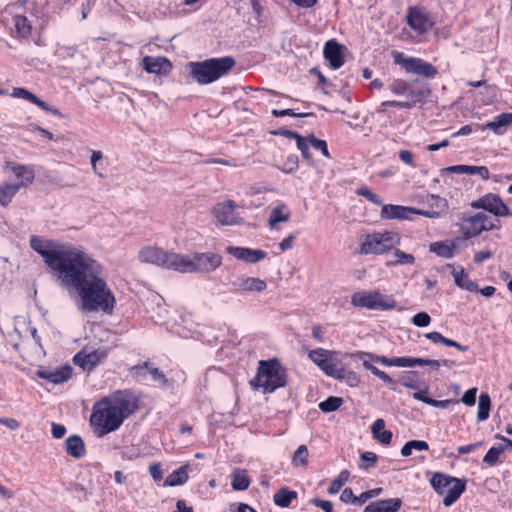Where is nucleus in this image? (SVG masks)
<instances>
[{
  "label": "nucleus",
  "mask_w": 512,
  "mask_h": 512,
  "mask_svg": "<svg viewBox=\"0 0 512 512\" xmlns=\"http://www.w3.org/2000/svg\"><path fill=\"white\" fill-rule=\"evenodd\" d=\"M100 274V264L82 251L59 280L78 292L84 310L111 313L115 298Z\"/></svg>",
  "instance_id": "obj_1"
},
{
  "label": "nucleus",
  "mask_w": 512,
  "mask_h": 512,
  "mask_svg": "<svg viewBox=\"0 0 512 512\" xmlns=\"http://www.w3.org/2000/svg\"><path fill=\"white\" fill-rule=\"evenodd\" d=\"M30 246L44 258L45 263L57 274L58 279L83 251L70 244H58L38 236L30 238Z\"/></svg>",
  "instance_id": "obj_2"
},
{
  "label": "nucleus",
  "mask_w": 512,
  "mask_h": 512,
  "mask_svg": "<svg viewBox=\"0 0 512 512\" xmlns=\"http://www.w3.org/2000/svg\"><path fill=\"white\" fill-rule=\"evenodd\" d=\"M235 63L234 58L226 56L210 58L200 62H189L187 68L193 80L198 84L206 85L228 74L235 66Z\"/></svg>",
  "instance_id": "obj_3"
},
{
  "label": "nucleus",
  "mask_w": 512,
  "mask_h": 512,
  "mask_svg": "<svg viewBox=\"0 0 512 512\" xmlns=\"http://www.w3.org/2000/svg\"><path fill=\"white\" fill-rule=\"evenodd\" d=\"M254 388H263L265 393H271L287 384L286 369L277 359L261 360L256 376L250 381Z\"/></svg>",
  "instance_id": "obj_4"
},
{
  "label": "nucleus",
  "mask_w": 512,
  "mask_h": 512,
  "mask_svg": "<svg viewBox=\"0 0 512 512\" xmlns=\"http://www.w3.org/2000/svg\"><path fill=\"white\" fill-rule=\"evenodd\" d=\"M433 204L430 210L416 209L408 206L383 204L381 209V218L383 219H399L409 220L412 215H422L427 218L436 219L441 213L447 210V201L439 196H431Z\"/></svg>",
  "instance_id": "obj_5"
},
{
  "label": "nucleus",
  "mask_w": 512,
  "mask_h": 512,
  "mask_svg": "<svg viewBox=\"0 0 512 512\" xmlns=\"http://www.w3.org/2000/svg\"><path fill=\"white\" fill-rule=\"evenodd\" d=\"M430 484L439 495H445L443 504L450 507L462 495L466 489V481L450 475L435 472L430 479Z\"/></svg>",
  "instance_id": "obj_6"
},
{
  "label": "nucleus",
  "mask_w": 512,
  "mask_h": 512,
  "mask_svg": "<svg viewBox=\"0 0 512 512\" xmlns=\"http://www.w3.org/2000/svg\"><path fill=\"white\" fill-rule=\"evenodd\" d=\"M222 265V257L217 253H195L193 258L180 254L179 273H210Z\"/></svg>",
  "instance_id": "obj_7"
},
{
  "label": "nucleus",
  "mask_w": 512,
  "mask_h": 512,
  "mask_svg": "<svg viewBox=\"0 0 512 512\" xmlns=\"http://www.w3.org/2000/svg\"><path fill=\"white\" fill-rule=\"evenodd\" d=\"M125 419L111 405L103 403V399L94 406L90 418L99 436H104L120 427Z\"/></svg>",
  "instance_id": "obj_8"
},
{
  "label": "nucleus",
  "mask_w": 512,
  "mask_h": 512,
  "mask_svg": "<svg viewBox=\"0 0 512 512\" xmlns=\"http://www.w3.org/2000/svg\"><path fill=\"white\" fill-rule=\"evenodd\" d=\"M400 243V236L393 231L373 232L365 235L359 249L363 255L384 254Z\"/></svg>",
  "instance_id": "obj_9"
},
{
  "label": "nucleus",
  "mask_w": 512,
  "mask_h": 512,
  "mask_svg": "<svg viewBox=\"0 0 512 512\" xmlns=\"http://www.w3.org/2000/svg\"><path fill=\"white\" fill-rule=\"evenodd\" d=\"M179 256L180 253L164 250L157 246H145L140 249L138 259L142 263L178 272Z\"/></svg>",
  "instance_id": "obj_10"
},
{
  "label": "nucleus",
  "mask_w": 512,
  "mask_h": 512,
  "mask_svg": "<svg viewBox=\"0 0 512 512\" xmlns=\"http://www.w3.org/2000/svg\"><path fill=\"white\" fill-rule=\"evenodd\" d=\"M309 358L317 365L327 376L334 379L343 378L344 369H346L338 358V352L318 348L309 352Z\"/></svg>",
  "instance_id": "obj_11"
},
{
  "label": "nucleus",
  "mask_w": 512,
  "mask_h": 512,
  "mask_svg": "<svg viewBox=\"0 0 512 512\" xmlns=\"http://www.w3.org/2000/svg\"><path fill=\"white\" fill-rule=\"evenodd\" d=\"M500 221L497 219L492 220L484 212H478L474 215L463 217L461 231L465 239L478 236L483 231L498 229Z\"/></svg>",
  "instance_id": "obj_12"
},
{
  "label": "nucleus",
  "mask_w": 512,
  "mask_h": 512,
  "mask_svg": "<svg viewBox=\"0 0 512 512\" xmlns=\"http://www.w3.org/2000/svg\"><path fill=\"white\" fill-rule=\"evenodd\" d=\"M393 60L400 65L406 73L416 74L425 78H434L437 69L421 58L406 57L403 53L394 51Z\"/></svg>",
  "instance_id": "obj_13"
},
{
  "label": "nucleus",
  "mask_w": 512,
  "mask_h": 512,
  "mask_svg": "<svg viewBox=\"0 0 512 512\" xmlns=\"http://www.w3.org/2000/svg\"><path fill=\"white\" fill-rule=\"evenodd\" d=\"M103 403L111 405L124 419L138 409L137 399L128 391H117L105 397Z\"/></svg>",
  "instance_id": "obj_14"
},
{
  "label": "nucleus",
  "mask_w": 512,
  "mask_h": 512,
  "mask_svg": "<svg viewBox=\"0 0 512 512\" xmlns=\"http://www.w3.org/2000/svg\"><path fill=\"white\" fill-rule=\"evenodd\" d=\"M352 304L355 307H364L371 310H391L395 307V302H387L383 299L378 291H370L367 293H355L352 296Z\"/></svg>",
  "instance_id": "obj_15"
},
{
  "label": "nucleus",
  "mask_w": 512,
  "mask_h": 512,
  "mask_svg": "<svg viewBox=\"0 0 512 512\" xmlns=\"http://www.w3.org/2000/svg\"><path fill=\"white\" fill-rule=\"evenodd\" d=\"M131 374L139 383H147L148 380H151L161 386H165L168 382L165 374L158 368L153 367L148 361L133 366Z\"/></svg>",
  "instance_id": "obj_16"
},
{
  "label": "nucleus",
  "mask_w": 512,
  "mask_h": 512,
  "mask_svg": "<svg viewBox=\"0 0 512 512\" xmlns=\"http://www.w3.org/2000/svg\"><path fill=\"white\" fill-rule=\"evenodd\" d=\"M471 206L477 209H484L497 217L510 215L508 206L497 194L493 193H488L478 200L473 201Z\"/></svg>",
  "instance_id": "obj_17"
},
{
  "label": "nucleus",
  "mask_w": 512,
  "mask_h": 512,
  "mask_svg": "<svg viewBox=\"0 0 512 512\" xmlns=\"http://www.w3.org/2000/svg\"><path fill=\"white\" fill-rule=\"evenodd\" d=\"M236 203L232 200L218 203L212 213L219 225H235L241 222V218L235 212Z\"/></svg>",
  "instance_id": "obj_18"
},
{
  "label": "nucleus",
  "mask_w": 512,
  "mask_h": 512,
  "mask_svg": "<svg viewBox=\"0 0 512 512\" xmlns=\"http://www.w3.org/2000/svg\"><path fill=\"white\" fill-rule=\"evenodd\" d=\"M407 23L418 34L426 33L433 26L430 16L417 7L409 8Z\"/></svg>",
  "instance_id": "obj_19"
},
{
  "label": "nucleus",
  "mask_w": 512,
  "mask_h": 512,
  "mask_svg": "<svg viewBox=\"0 0 512 512\" xmlns=\"http://www.w3.org/2000/svg\"><path fill=\"white\" fill-rule=\"evenodd\" d=\"M231 284L234 291L240 294L262 292L267 288V284L264 280L258 277H250L245 275L237 277L231 282Z\"/></svg>",
  "instance_id": "obj_20"
},
{
  "label": "nucleus",
  "mask_w": 512,
  "mask_h": 512,
  "mask_svg": "<svg viewBox=\"0 0 512 512\" xmlns=\"http://www.w3.org/2000/svg\"><path fill=\"white\" fill-rule=\"evenodd\" d=\"M226 252L237 260L254 264L263 260L267 253L261 249H250L246 247L228 246Z\"/></svg>",
  "instance_id": "obj_21"
},
{
  "label": "nucleus",
  "mask_w": 512,
  "mask_h": 512,
  "mask_svg": "<svg viewBox=\"0 0 512 512\" xmlns=\"http://www.w3.org/2000/svg\"><path fill=\"white\" fill-rule=\"evenodd\" d=\"M343 49L344 46L334 39L325 43L323 54L330 67L334 70L339 69L344 64Z\"/></svg>",
  "instance_id": "obj_22"
},
{
  "label": "nucleus",
  "mask_w": 512,
  "mask_h": 512,
  "mask_svg": "<svg viewBox=\"0 0 512 512\" xmlns=\"http://www.w3.org/2000/svg\"><path fill=\"white\" fill-rule=\"evenodd\" d=\"M11 96H13L15 98L25 99V100L33 103L34 105L38 106L42 110L47 111L55 116H59V117L62 116L61 112L57 108L49 106L45 101L41 100L38 96L31 93L30 91H28L25 88H22V87L14 88L12 90Z\"/></svg>",
  "instance_id": "obj_23"
},
{
  "label": "nucleus",
  "mask_w": 512,
  "mask_h": 512,
  "mask_svg": "<svg viewBox=\"0 0 512 512\" xmlns=\"http://www.w3.org/2000/svg\"><path fill=\"white\" fill-rule=\"evenodd\" d=\"M105 357V353L99 350H94L89 353L81 351L77 353L74 358V364L80 366L83 370H92L100 361Z\"/></svg>",
  "instance_id": "obj_24"
},
{
  "label": "nucleus",
  "mask_w": 512,
  "mask_h": 512,
  "mask_svg": "<svg viewBox=\"0 0 512 512\" xmlns=\"http://www.w3.org/2000/svg\"><path fill=\"white\" fill-rule=\"evenodd\" d=\"M36 375L53 384H60L71 378L72 368L70 366H64L54 370L40 369L37 371Z\"/></svg>",
  "instance_id": "obj_25"
},
{
  "label": "nucleus",
  "mask_w": 512,
  "mask_h": 512,
  "mask_svg": "<svg viewBox=\"0 0 512 512\" xmlns=\"http://www.w3.org/2000/svg\"><path fill=\"white\" fill-rule=\"evenodd\" d=\"M400 498H390L371 502L364 508V512H398L401 508Z\"/></svg>",
  "instance_id": "obj_26"
},
{
  "label": "nucleus",
  "mask_w": 512,
  "mask_h": 512,
  "mask_svg": "<svg viewBox=\"0 0 512 512\" xmlns=\"http://www.w3.org/2000/svg\"><path fill=\"white\" fill-rule=\"evenodd\" d=\"M143 66L149 73L160 74L168 72L171 68V63L163 57L153 58L145 56L143 58Z\"/></svg>",
  "instance_id": "obj_27"
},
{
  "label": "nucleus",
  "mask_w": 512,
  "mask_h": 512,
  "mask_svg": "<svg viewBox=\"0 0 512 512\" xmlns=\"http://www.w3.org/2000/svg\"><path fill=\"white\" fill-rule=\"evenodd\" d=\"M64 448L66 453L75 459H81L86 452L84 441L78 435L66 438Z\"/></svg>",
  "instance_id": "obj_28"
},
{
  "label": "nucleus",
  "mask_w": 512,
  "mask_h": 512,
  "mask_svg": "<svg viewBox=\"0 0 512 512\" xmlns=\"http://www.w3.org/2000/svg\"><path fill=\"white\" fill-rule=\"evenodd\" d=\"M7 167L11 169L17 178L21 179L18 183L21 184V187L31 184L35 178V173L29 166L10 162L7 163Z\"/></svg>",
  "instance_id": "obj_29"
},
{
  "label": "nucleus",
  "mask_w": 512,
  "mask_h": 512,
  "mask_svg": "<svg viewBox=\"0 0 512 512\" xmlns=\"http://www.w3.org/2000/svg\"><path fill=\"white\" fill-rule=\"evenodd\" d=\"M512 124V113H501L497 115L492 121L485 124L482 129H489L497 135L504 133L507 126Z\"/></svg>",
  "instance_id": "obj_30"
},
{
  "label": "nucleus",
  "mask_w": 512,
  "mask_h": 512,
  "mask_svg": "<svg viewBox=\"0 0 512 512\" xmlns=\"http://www.w3.org/2000/svg\"><path fill=\"white\" fill-rule=\"evenodd\" d=\"M385 421L381 418L374 421L371 427L373 438L383 445H388L392 440V432L385 430Z\"/></svg>",
  "instance_id": "obj_31"
},
{
  "label": "nucleus",
  "mask_w": 512,
  "mask_h": 512,
  "mask_svg": "<svg viewBox=\"0 0 512 512\" xmlns=\"http://www.w3.org/2000/svg\"><path fill=\"white\" fill-rule=\"evenodd\" d=\"M429 250L430 252L435 253L437 256L450 259L455 254L456 245L452 242L448 243L444 241H438L430 244Z\"/></svg>",
  "instance_id": "obj_32"
},
{
  "label": "nucleus",
  "mask_w": 512,
  "mask_h": 512,
  "mask_svg": "<svg viewBox=\"0 0 512 512\" xmlns=\"http://www.w3.org/2000/svg\"><path fill=\"white\" fill-rule=\"evenodd\" d=\"M290 219V212L284 204L277 205L269 215V225L274 228L279 222H287Z\"/></svg>",
  "instance_id": "obj_33"
},
{
  "label": "nucleus",
  "mask_w": 512,
  "mask_h": 512,
  "mask_svg": "<svg viewBox=\"0 0 512 512\" xmlns=\"http://www.w3.org/2000/svg\"><path fill=\"white\" fill-rule=\"evenodd\" d=\"M297 498V492L291 491L286 487L280 488L274 495V503L282 508L288 507L292 500Z\"/></svg>",
  "instance_id": "obj_34"
},
{
  "label": "nucleus",
  "mask_w": 512,
  "mask_h": 512,
  "mask_svg": "<svg viewBox=\"0 0 512 512\" xmlns=\"http://www.w3.org/2000/svg\"><path fill=\"white\" fill-rule=\"evenodd\" d=\"M21 188V184L5 183L0 186V205L7 206Z\"/></svg>",
  "instance_id": "obj_35"
},
{
  "label": "nucleus",
  "mask_w": 512,
  "mask_h": 512,
  "mask_svg": "<svg viewBox=\"0 0 512 512\" xmlns=\"http://www.w3.org/2000/svg\"><path fill=\"white\" fill-rule=\"evenodd\" d=\"M232 488L236 491H244L250 485L249 478L245 470L235 469L232 473Z\"/></svg>",
  "instance_id": "obj_36"
},
{
  "label": "nucleus",
  "mask_w": 512,
  "mask_h": 512,
  "mask_svg": "<svg viewBox=\"0 0 512 512\" xmlns=\"http://www.w3.org/2000/svg\"><path fill=\"white\" fill-rule=\"evenodd\" d=\"M453 277L456 285L462 289L474 292L478 288L476 282L470 280L463 269L460 271H453Z\"/></svg>",
  "instance_id": "obj_37"
},
{
  "label": "nucleus",
  "mask_w": 512,
  "mask_h": 512,
  "mask_svg": "<svg viewBox=\"0 0 512 512\" xmlns=\"http://www.w3.org/2000/svg\"><path fill=\"white\" fill-rule=\"evenodd\" d=\"M13 22L19 37L27 38L32 31V26L27 17L23 15H15Z\"/></svg>",
  "instance_id": "obj_38"
},
{
  "label": "nucleus",
  "mask_w": 512,
  "mask_h": 512,
  "mask_svg": "<svg viewBox=\"0 0 512 512\" xmlns=\"http://www.w3.org/2000/svg\"><path fill=\"white\" fill-rule=\"evenodd\" d=\"M491 399L487 393H481L478 402L477 420L485 421L489 417Z\"/></svg>",
  "instance_id": "obj_39"
},
{
  "label": "nucleus",
  "mask_w": 512,
  "mask_h": 512,
  "mask_svg": "<svg viewBox=\"0 0 512 512\" xmlns=\"http://www.w3.org/2000/svg\"><path fill=\"white\" fill-rule=\"evenodd\" d=\"M188 479L186 466H181L176 471L172 472L165 480L167 486H177L184 484Z\"/></svg>",
  "instance_id": "obj_40"
},
{
  "label": "nucleus",
  "mask_w": 512,
  "mask_h": 512,
  "mask_svg": "<svg viewBox=\"0 0 512 512\" xmlns=\"http://www.w3.org/2000/svg\"><path fill=\"white\" fill-rule=\"evenodd\" d=\"M309 451L306 445H300L292 456L294 467H306L308 465Z\"/></svg>",
  "instance_id": "obj_41"
},
{
  "label": "nucleus",
  "mask_w": 512,
  "mask_h": 512,
  "mask_svg": "<svg viewBox=\"0 0 512 512\" xmlns=\"http://www.w3.org/2000/svg\"><path fill=\"white\" fill-rule=\"evenodd\" d=\"M394 257H395V260L389 261L388 266L412 265L415 262V257L412 254L403 252L399 249H395Z\"/></svg>",
  "instance_id": "obj_42"
},
{
  "label": "nucleus",
  "mask_w": 512,
  "mask_h": 512,
  "mask_svg": "<svg viewBox=\"0 0 512 512\" xmlns=\"http://www.w3.org/2000/svg\"><path fill=\"white\" fill-rule=\"evenodd\" d=\"M505 451L504 446H495L491 447L488 452L485 454L483 458V462L488 464L489 466H494L497 464L500 455Z\"/></svg>",
  "instance_id": "obj_43"
},
{
  "label": "nucleus",
  "mask_w": 512,
  "mask_h": 512,
  "mask_svg": "<svg viewBox=\"0 0 512 512\" xmlns=\"http://www.w3.org/2000/svg\"><path fill=\"white\" fill-rule=\"evenodd\" d=\"M342 402V398L330 396L319 404V408L323 412H333L339 409V407L342 405Z\"/></svg>",
  "instance_id": "obj_44"
},
{
  "label": "nucleus",
  "mask_w": 512,
  "mask_h": 512,
  "mask_svg": "<svg viewBox=\"0 0 512 512\" xmlns=\"http://www.w3.org/2000/svg\"><path fill=\"white\" fill-rule=\"evenodd\" d=\"M349 480V472L347 470H343L340 472L338 477L332 481L328 488L329 494H336L345 485V483Z\"/></svg>",
  "instance_id": "obj_45"
},
{
  "label": "nucleus",
  "mask_w": 512,
  "mask_h": 512,
  "mask_svg": "<svg viewBox=\"0 0 512 512\" xmlns=\"http://www.w3.org/2000/svg\"><path fill=\"white\" fill-rule=\"evenodd\" d=\"M391 91L397 95H413L409 84L404 80H395L390 86Z\"/></svg>",
  "instance_id": "obj_46"
},
{
  "label": "nucleus",
  "mask_w": 512,
  "mask_h": 512,
  "mask_svg": "<svg viewBox=\"0 0 512 512\" xmlns=\"http://www.w3.org/2000/svg\"><path fill=\"white\" fill-rule=\"evenodd\" d=\"M357 356L359 358H370L374 362L379 363L384 366H395L394 358H387L384 356H375L371 353H366V352H359V353H357Z\"/></svg>",
  "instance_id": "obj_47"
},
{
  "label": "nucleus",
  "mask_w": 512,
  "mask_h": 512,
  "mask_svg": "<svg viewBox=\"0 0 512 512\" xmlns=\"http://www.w3.org/2000/svg\"><path fill=\"white\" fill-rule=\"evenodd\" d=\"M296 145L297 148L301 151L303 158L310 159L309 147L311 146V144L309 142V136L302 137L301 135H299L296 138Z\"/></svg>",
  "instance_id": "obj_48"
},
{
  "label": "nucleus",
  "mask_w": 512,
  "mask_h": 512,
  "mask_svg": "<svg viewBox=\"0 0 512 512\" xmlns=\"http://www.w3.org/2000/svg\"><path fill=\"white\" fill-rule=\"evenodd\" d=\"M309 142L314 149L321 151L326 158H330L326 141L317 139L311 135L309 136Z\"/></svg>",
  "instance_id": "obj_49"
},
{
  "label": "nucleus",
  "mask_w": 512,
  "mask_h": 512,
  "mask_svg": "<svg viewBox=\"0 0 512 512\" xmlns=\"http://www.w3.org/2000/svg\"><path fill=\"white\" fill-rule=\"evenodd\" d=\"M356 194L366 198L368 201L376 205H382V200L376 194L370 191L367 187L358 188Z\"/></svg>",
  "instance_id": "obj_50"
},
{
  "label": "nucleus",
  "mask_w": 512,
  "mask_h": 512,
  "mask_svg": "<svg viewBox=\"0 0 512 512\" xmlns=\"http://www.w3.org/2000/svg\"><path fill=\"white\" fill-rule=\"evenodd\" d=\"M431 322V317L426 312H419L412 318L413 325L417 327H427Z\"/></svg>",
  "instance_id": "obj_51"
},
{
  "label": "nucleus",
  "mask_w": 512,
  "mask_h": 512,
  "mask_svg": "<svg viewBox=\"0 0 512 512\" xmlns=\"http://www.w3.org/2000/svg\"><path fill=\"white\" fill-rule=\"evenodd\" d=\"M382 488H375L361 493L357 496V505H362L371 498L377 497L381 494Z\"/></svg>",
  "instance_id": "obj_52"
},
{
  "label": "nucleus",
  "mask_w": 512,
  "mask_h": 512,
  "mask_svg": "<svg viewBox=\"0 0 512 512\" xmlns=\"http://www.w3.org/2000/svg\"><path fill=\"white\" fill-rule=\"evenodd\" d=\"M477 388L468 389L462 396L461 402L467 406H473L476 402Z\"/></svg>",
  "instance_id": "obj_53"
},
{
  "label": "nucleus",
  "mask_w": 512,
  "mask_h": 512,
  "mask_svg": "<svg viewBox=\"0 0 512 512\" xmlns=\"http://www.w3.org/2000/svg\"><path fill=\"white\" fill-rule=\"evenodd\" d=\"M271 113L274 117H283V116L306 117V116L310 115L308 113H295L292 109H284V110L273 109Z\"/></svg>",
  "instance_id": "obj_54"
},
{
  "label": "nucleus",
  "mask_w": 512,
  "mask_h": 512,
  "mask_svg": "<svg viewBox=\"0 0 512 512\" xmlns=\"http://www.w3.org/2000/svg\"><path fill=\"white\" fill-rule=\"evenodd\" d=\"M340 380H345L346 383L351 387L357 386L360 382L358 375L355 372L349 371L347 369H344L343 378Z\"/></svg>",
  "instance_id": "obj_55"
},
{
  "label": "nucleus",
  "mask_w": 512,
  "mask_h": 512,
  "mask_svg": "<svg viewBox=\"0 0 512 512\" xmlns=\"http://www.w3.org/2000/svg\"><path fill=\"white\" fill-rule=\"evenodd\" d=\"M443 171L444 172H448V173H466V174H470L471 175L472 166H469V165H454V166H449V167L444 168Z\"/></svg>",
  "instance_id": "obj_56"
},
{
  "label": "nucleus",
  "mask_w": 512,
  "mask_h": 512,
  "mask_svg": "<svg viewBox=\"0 0 512 512\" xmlns=\"http://www.w3.org/2000/svg\"><path fill=\"white\" fill-rule=\"evenodd\" d=\"M298 168V157L296 155H289L284 163L283 170L285 172H292Z\"/></svg>",
  "instance_id": "obj_57"
},
{
  "label": "nucleus",
  "mask_w": 512,
  "mask_h": 512,
  "mask_svg": "<svg viewBox=\"0 0 512 512\" xmlns=\"http://www.w3.org/2000/svg\"><path fill=\"white\" fill-rule=\"evenodd\" d=\"M312 504H314L316 507L321 508L325 512H334L333 511V504L331 501L328 500H321L319 498L312 499Z\"/></svg>",
  "instance_id": "obj_58"
},
{
  "label": "nucleus",
  "mask_w": 512,
  "mask_h": 512,
  "mask_svg": "<svg viewBox=\"0 0 512 512\" xmlns=\"http://www.w3.org/2000/svg\"><path fill=\"white\" fill-rule=\"evenodd\" d=\"M356 499L357 496L354 495L351 488H345L340 495V500L344 503L352 502L354 504H357Z\"/></svg>",
  "instance_id": "obj_59"
},
{
  "label": "nucleus",
  "mask_w": 512,
  "mask_h": 512,
  "mask_svg": "<svg viewBox=\"0 0 512 512\" xmlns=\"http://www.w3.org/2000/svg\"><path fill=\"white\" fill-rule=\"evenodd\" d=\"M425 337L434 343H439V344H443V345H446V342L448 339L437 331H432V332L426 333Z\"/></svg>",
  "instance_id": "obj_60"
},
{
  "label": "nucleus",
  "mask_w": 512,
  "mask_h": 512,
  "mask_svg": "<svg viewBox=\"0 0 512 512\" xmlns=\"http://www.w3.org/2000/svg\"><path fill=\"white\" fill-rule=\"evenodd\" d=\"M377 459V455L373 452L367 451L361 454V460L367 463L364 466L365 468L373 466L377 462Z\"/></svg>",
  "instance_id": "obj_61"
},
{
  "label": "nucleus",
  "mask_w": 512,
  "mask_h": 512,
  "mask_svg": "<svg viewBox=\"0 0 512 512\" xmlns=\"http://www.w3.org/2000/svg\"><path fill=\"white\" fill-rule=\"evenodd\" d=\"M51 433H52V436L55 438V439H60L62 438L65 433H66V428L64 425H61V424H57V423H52V429H51Z\"/></svg>",
  "instance_id": "obj_62"
},
{
  "label": "nucleus",
  "mask_w": 512,
  "mask_h": 512,
  "mask_svg": "<svg viewBox=\"0 0 512 512\" xmlns=\"http://www.w3.org/2000/svg\"><path fill=\"white\" fill-rule=\"evenodd\" d=\"M149 473L155 481H159L163 477L161 467L158 463H154L149 466Z\"/></svg>",
  "instance_id": "obj_63"
},
{
  "label": "nucleus",
  "mask_w": 512,
  "mask_h": 512,
  "mask_svg": "<svg viewBox=\"0 0 512 512\" xmlns=\"http://www.w3.org/2000/svg\"><path fill=\"white\" fill-rule=\"evenodd\" d=\"M478 174L482 179L487 180L490 177V173L485 166H472L471 175Z\"/></svg>",
  "instance_id": "obj_64"
}]
</instances>
